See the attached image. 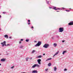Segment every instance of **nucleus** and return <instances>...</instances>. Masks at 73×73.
<instances>
[{
  "instance_id": "f257e3e1",
  "label": "nucleus",
  "mask_w": 73,
  "mask_h": 73,
  "mask_svg": "<svg viewBox=\"0 0 73 73\" xmlns=\"http://www.w3.org/2000/svg\"><path fill=\"white\" fill-rule=\"evenodd\" d=\"M41 45V42L39 41L38 43L35 45V46H40Z\"/></svg>"
},
{
  "instance_id": "f03ea898",
  "label": "nucleus",
  "mask_w": 73,
  "mask_h": 73,
  "mask_svg": "<svg viewBox=\"0 0 73 73\" xmlns=\"http://www.w3.org/2000/svg\"><path fill=\"white\" fill-rule=\"evenodd\" d=\"M52 9H54V10H58V9L59 10H62V9L60 8H59L57 7H55L54 6L52 7Z\"/></svg>"
},
{
  "instance_id": "7ed1b4c3",
  "label": "nucleus",
  "mask_w": 73,
  "mask_h": 73,
  "mask_svg": "<svg viewBox=\"0 0 73 73\" xmlns=\"http://www.w3.org/2000/svg\"><path fill=\"white\" fill-rule=\"evenodd\" d=\"M49 46V45L47 44H45L43 46V48H48V47Z\"/></svg>"
},
{
  "instance_id": "20e7f679",
  "label": "nucleus",
  "mask_w": 73,
  "mask_h": 73,
  "mask_svg": "<svg viewBox=\"0 0 73 73\" xmlns=\"http://www.w3.org/2000/svg\"><path fill=\"white\" fill-rule=\"evenodd\" d=\"M64 31V28L63 27H60L59 29V32H62Z\"/></svg>"
},
{
  "instance_id": "39448f33",
  "label": "nucleus",
  "mask_w": 73,
  "mask_h": 73,
  "mask_svg": "<svg viewBox=\"0 0 73 73\" xmlns=\"http://www.w3.org/2000/svg\"><path fill=\"white\" fill-rule=\"evenodd\" d=\"M1 44H2V46H4L5 45V46H7V45H6V41H4L3 42H2L1 43Z\"/></svg>"
},
{
  "instance_id": "423d86ee",
  "label": "nucleus",
  "mask_w": 73,
  "mask_h": 73,
  "mask_svg": "<svg viewBox=\"0 0 73 73\" xmlns=\"http://www.w3.org/2000/svg\"><path fill=\"white\" fill-rule=\"evenodd\" d=\"M37 61H38V64H39V65H41V60L40 59H38L37 60Z\"/></svg>"
},
{
  "instance_id": "0eeeda50",
  "label": "nucleus",
  "mask_w": 73,
  "mask_h": 73,
  "mask_svg": "<svg viewBox=\"0 0 73 73\" xmlns=\"http://www.w3.org/2000/svg\"><path fill=\"white\" fill-rule=\"evenodd\" d=\"M73 25V21H72L68 23V25Z\"/></svg>"
},
{
  "instance_id": "6e6552de",
  "label": "nucleus",
  "mask_w": 73,
  "mask_h": 73,
  "mask_svg": "<svg viewBox=\"0 0 73 73\" xmlns=\"http://www.w3.org/2000/svg\"><path fill=\"white\" fill-rule=\"evenodd\" d=\"M32 73H38V72L36 70H34L32 71Z\"/></svg>"
},
{
  "instance_id": "1a4fd4ad",
  "label": "nucleus",
  "mask_w": 73,
  "mask_h": 73,
  "mask_svg": "<svg viewBox=\"0 0 73 73\" xmlns=\"http://www.w3.org/2000/svg\"><path fill=\"white\" fill-rule=\"evenodd\" d=\"M58 53H59V51H58L55 54H54L53 55V57H54L55 56L57 55L58 54Z\"/></svg>"
},
{
  "instance_id": "9d476101",
  "label": "nucleus",
  "mask_w": 73,
  "mask_h": 73,
  "mask_svg": "<svg viewBox=\"0 0 73 73\" xmlns=\"http://www.w3.org/2000/svg\"><path fill=\"white\" fill-rule=\"evenodd\" d=\"M46 3L47 4L49 5V4H50V3H49V2H50V1H47V0H46Z\"/></svg>"
},
{
  "instance_id": "9b49d317",
  "label": "nucleus",
  "mask_w": 73,
  "mask_h": 73,
  "mask_svg": "<svg viewBox=\"0 0 73 73\" xmlns=\"http://www.w3.org/2000/svg\"><path fill=\"white\" fill-rule=\"evenodd\" d=\"M36 66V64H35L34 65H33L32 67V68H35Z\"/></svg>"
},
{
  "instance_id": "f8f14e48",
  "label": "nucleus",
  "mask_w": 73,
  "mask_h": 73,
  "mask_svg": "<svg viewBox=\"0 0 73 73\" xmlns=\"http://www.w3.org/2000/svg\"><path fill=\"white\" fill-rule=\"evenodd\" d=\"M1 61H5V59L4 58L2 59L1 60Z\"/></svg>"
},
{
  "instance_id": "ddd939ff",
  "label": "nucleus",
  "mask_w": 73,
  "mask_h": 73,
  "mask_svg": "<svg viewBox=\"0 0 73 73\" xmlns=\"http://www.w3.org/2000/svg\"><path fill=\"white\" fill-rule=\"evenodd\" d=\"M4 36L5 37V38H8V36L7 35H5Z\"/></svg>"
},
{
  "instance_id": "4468645a",
  "label": "nucleus",
  "mask_w": 73,
  "mask_h": 73,
  "mask_svg": "<svg viewBox=\"0 0 73 73\" xmlns=\"http://www.w3.org/2000/svg\"><path fill=\"white\" fill-rule=\"evenodd\" d=\"M52 60V58H50L47 59L46 61H48V60Z\"/></svg>"
},
{
  "instance_id": "2eb2a0df",
  "label": "nucleus",
  "mask_w": 73,
  "mask_h": 73,
  "mask_svg": "<svg viewBox=\"0 0 73 73\" xmlns=\"http://www.w3.org/2000/svg\"><path fill=\"white\" fill-rule=\"evenodd\" d=\"M42 57V55H40L39 56H38L37 57L38 58H41V57Z\"/></svg>"
},
{
  "instance_id": "dca6fc26",
  "label": "nucleus",
  "mask_w": 73,
  "mask_h": 73,
  "mask_svg": "<svg viewBox=\"0 0 73 73\" xmlns=\"http://www.w3.org/2000/svg\"><path fill=\"white\" fill-rule=\"evenodd\" d=\"M57 45V44H56V43H54L53 44V45H54V47H56V46Z\"/></svg>"
},
{
  "instance_id": "f3484780",
  "label": "nucleus",
  "mask_w": 73,
  "mask_h": 73,
  "mask_svg": "<svg viewBox=\"0 0 73 73\" xmlns=\"http://www.w3.org/2000/svg\"><path fill=\"white\" fill-rule=\"evenodd\" d=\"M66 52V51H64L62 52L63 54H64Z\"/></svg>"
},
{
  "instance_id": "a211bd4d",
  "label": "nucleus",
  "mask_w": 73,
  "mask_h": 73,
  "mask_svg": "<svg viewBox=\"0 0 73 73\" xmlns=\"http://www.w3.org/2000/svg\"><path fill=\"white\" fill-rule=\"evenodd\" d=\"M54 71H56V70H57V68H56V67H54Z\"/></svg>"
},
{
  "instance_id": "6ab92c4d",
  "label": "nucleus",
  "mask_w": 73,
  "mask_h": 73,
  "mask_svg": "<svg viewBox=\"0 0 73 73\" xmlns=\"http://www.w3.org/2000/svg\"><path fill=\"white\" fill-rule=\"evenodd\" d=\"M51 63H50L48 64V66H51Z\"/></svg>"
},
{
  "instance_id": "aec40b11",
  "label": "nucleus",
  "mask_w": 73,
  "mask_h": 73,
  "mask_svg": "<svg viewBox=\"0 0 73 73\" xmlns=\"http://www.w3.org/2000/svg\"><path fill=\"white\" fill-rule=\"evenodd\" d=\"M35 65H36V66H37V67H38V68H39V67H40V66L38 64H36Z\"/></svg>"
},
{
  "instance_id": "412c9836",
  "label": "nucleus",
  "mask_w": 73,
  "mask_h": 73,
  "mask_svg": "<svg viewBox=\"0 0 73 73\" xmlns=\"http://www.w3.org/2000/svg\"><path fill=\"white\" fill-rule=\"evenodd\" d=\"M36 52V51H35V50H33L32 51L31 53H33L34 52Z\"/></svg>"
},
{
  "instance_id": "4be33fe9",
  "label": "nucleus",
  "mask_w": 73,
  "mask_h": 73,
  "mask_svg": "<svg viewBox=\"0 0 73 73\" xmlns=\"http://www.w3.org/2000/svg\"><path fill=\"white\" fill-rule=\"evenodd\" d=\"M29 39H27L25 41L26 42H29Z\"/></svg>"
},
{
  "instance_id": "5701e85b",
  "label": "nucleus",
  "mask_w": 73,
  "mask_h": 73,
  "mask_svg": "<svg viewBox=\"0 0 73 73\" xmlns=\"http://www.w3.org/2000/svg\"><path fill=\"white\" fill-rule=\"evenodd\" d=\"M65 11H66V12H70V10H66Z\"/></svg>"
},
{
  "instance_id": "b1692460",
  "label": "nucleus",
  "mask_w": 73,
  "mask_h": 73,
  "mask_svg": "<svg viewBox=\"0 0 73 73\" xmlns=\"http://www.w3.org/2000/svg\"><path fill=\"white\" fill-rule=\"evenodd\" d=\"M24 47V46H23L21 45V46L20 48H23Z\"/></svg>"
},
{
  "instance_id": "393cba45",
  "label": "nucleus",
  "mask_w": 73,
  "mask_h": 73,
  "mask_svg": "<svg viewBox=\"0 0 73 73\" xmlns=\"http://www.w3.org/2000/svg\"><path fill=\"white\" fill-rule=\"evenodd\" d=\"M45 71H46V72L47 71H48V69L46 68V69H45Z\"/></svg>"
},
{
  "instance_id": "a878e982",
  "label": "nucleus",
  "mask_w": 73,
  "mask_h": 73,
  "mask_svg": "<svg viewBox=\"0 0 73 73\" xmlns=\"http://www.w3.org/2000/svg\"><path fill=\"white\" fill-rule=\"evenodd\" d=\"M66 70H67V69H66V68H65L64 70V71H66Z\"/></svg>"
},
{
  "instance_id": "bb28decb",
  "label": "nucleus",
  "mask_w": 73,
  "mask_h": 73,
  "mask_svg": "<svg viewBox=\"0 0 73 73\" xmlns=\"http://www.w3.org/2000/svg\"><path fill=\"white\" fill-rule=\"evenodd\" d=\"M28 58H26V61H28Z\"/></svg>"
},
{
  "instance_id": "cd10ccee",
  "label": "nucleus",
  "mask_w": 73,
  "mask_h": 73,
  "mask_svg": "<svg viewBox=\"0 0 73 73\" xmlns=\"http://www.w3.org/2000/svg\"><path fill=\"white\" fill-rule=\"evenodd\" d=\"M27 24H28V25H30V24H31V23H30V22H29Z\"/></svg>"
},
{
  "instance_id": "c85d7f7f",
  "label": "nucleus",
  "mask_w": 73,
  "mask_h": 73,
  "mask_svg": "<svg viewBox=\"0 0 73 73\" xmlns=\"http://www.w3.org/2000/svg\"><path fill=\"white\" fill-rule=\"evenodd\" d=\"M49 8L50 9H53V7H49Z\"/></svg>"
},
{
  "instance_id": "c756f323",
  "label": "nucleus",
  "mask_w": 73,
  "mask_h": 73,
  "mask_svg": "<svg viewBox=\"0 0 73 73\" xmlns=\"http://www.w3.org/2000/svg\"><path fill=\"white\" fill-rule=\"evenodd\" d=\"M56 37L57 38H58L59 37V36H58V35H56Z\"/></svg>"
},
{
  "instance_id": "7c9ffc66",
  "label": "nucleus",
  "mask_w": 73,
  "mask_h": 73,
  "mask_svg": "<svg viewBox=\"0 0 73 73\" xmlns=\"http://www.w3.org/2000/svg\"><path fill=\"white\" fill-rule=\"evenodd\" d=\"M13 68H14V66H12V67H11V69H13Z\"/></svg>"
},
{
  "instance_id": "2f4dec72",
  "label": "nucleus",
  "mask_w": 73,
  "mask_h": 73,
  "mask_svg": "<svg viewBox=\"0 0 73 73\" xmlns=\"http://www.w3.org/2000/svg\"><path fill=\"white\" fill-rule=\"evenodd\" d=\"M3 14H5V13H6V12H3Z\"/></svg>"
},
{
  "instance_id": "473e14b6",
  "label": "nucleus",
  "mask_w": 73,
  "mask_h": 73,
  "mask_svg": "<svg viewBox=\"0 0 73 73\" xmlns=\"http://www.w3.org/2000/svg\"><path fill=\"white\" fill-rule=\"evenodd\" d=\"M31 28V29H33V27L32 26Z\"/></svg>"
},
{
  "instance_id": "72a5a7b5",
  "label": "nucleus",
  "mask_w": 73,
  "mask_h": 73,
  "mask_svg": "<svg viewBox=\"0 0 73 73\" xmlns=\"http://www.w3.org/2000/svg\"><path fill=\"white\" fill-rule=\"evenodd\" d=\"M23 39H21V41H23Z\"/></svg>"
},
{
  "instance_id": "f704fd0d",
  "label": "nucleus",
  "mask_w": 73,
  "mask_h": 73,
  "mask_svg": "<svg viewBox=\"0 0 73 73\" xmlns=\"http://www.w3.org/2000/svg\"><path fill=\"white\" fill-rule=\"evenodd\" d=\"M65 42V40H62V42Z\"/></svg>"
},
{
  "instance_id": "c9c22d12",
  "label": "nucleus",
  "mask_w": 73,
  "mask_h": 73,
  "mask_svg": "<svg viewBox=\"0 0 73 73\" xmlns=\"http://www.w3.org/2000/svg\"><path fill=\"white\" fill-rule=\"evenodd\" d=\"M30 21H30V20H28V22H30Z\"/></svg>"
},
{
  "instance_id": "e433bc0d",
  "label": "nucleus",
  "mask_w": 73,
  "mask_h": 73,
  "mask_svg": "<svg viewBox=\"0 0 73 73\" xmlns=\"http://www.w3.org/2000/svg\"><path fill=\"white\" fill-rule=\"evenodd\" d=\"M8 45H10V44H7V46H8Z\"/></svg>"
},
{
  "instance_id": "4c0bfd02",
  "label": "nucleus",
  "mask_w": 73,
  "mask_h": 73,
  "mask_svg": "<svg viewBox=\"0 0 73 73\" xmlns=\"http://www.w3.org/2000/svg\"><path fill=\"white\" fill-rule=\"evenodd\" d=\"M9 38H11V39L12 38V37H9Z\"/></svg>"
},
{
  "instance_id": "58836bf2",
  "label": "nucleus",
  "mask_w": 73,
  "mask_h": 73,
  "mask_svg": "<svg viewBox=\"0 0 73 73\" xmlns=\"http://www.w3.org/2000/svg\"><path fill=\"white\" fill-rule=\"evenodd\" d=\"M21 41H20L19 42V44H21Z\"/></svg>"
},
{
  "instance_id": "ea45409f",
  "label": "nucleus",
  "mask_w": 73,
  "mask_h": 73,
  "mask_svg": "<svg viewBox=\"0 0 73 73\" xmlns=\"http://www.w3.org/2000/svg\"><path fill=\"white\" fill-rule=\"evenodd\" d=\"M62 9H65V8H64V7H62Z\"/></svg>"
},
{
  "instance_id": "a19ab883",
  "label": "nucleus",
  "mask_w": 73,
  "mask_h": 73,
  "mask_svg": "<svg viewBox=\"0 0 73 73\" xmlns=\"http://www.w3.org/2000/svg\"><path fill=\"white\" fill-rule=\"evenodd\" d=\"M30 60H31V59H32V58H30Z\"/></svg>"
},
{
  "instance_id": "79ce46f5",
  "label": "nucleus",
  "mask_w": 73,
  "mask_h": 73,
  "mask_svg": "<svg viewBox=\"0 0 73 73\" xmlns=\"http://www.w3.org/2000/svg\"><path fill=\"white\" fill-rule=\"evenodd\" d=\"M43 56H45V54H43Z\"/></svg>"
},
{
  "instance_id": "37998d69",
  "label": "nucleus",
  "mask_w": 73,
  "mask_h": 73,
  "mask_svg": "<svg viewBox=\"0 0 73 73\" xmlns=\"http://www.w3.org/2000/svg\"><path fill=\"white\" fill-rule=\"evenodd\" d=\"M52 39H54V38L52 37Z\"/></svg>"
},
{
  "instance_id": "c03bdc74",
  "label": "nucleus",
  "mask_w": 73,
  "mask_h": 73,
  "mask_svg": "<svg viewBox=\"0 0 73 73\" xmlns=\"http://www.w3.org/2000/svg\"><path fill=\"white\" fill-rule=\"evenodd\" d=\"M8 54H9V53H8L7 54V55H8Z\"/></svg>"
},
{
  "instance_id": "a18cd8bd",
  "label": "nucleus",
  "mask_w": 73,
  "mask_h": 73,
  "mask_svg": "<svg viewBox=\"0 0 73 73\" xmlns=\"http://www.w3.org/2000/svg\"><path fill=\"white\" fill-rule=\"evenodd\" d=\"M1 15H0V18H1Z\"/></svg>"
},
{
  "instance_id": "49530a36",
  "label": "nucleus",
  "mask_w": 73,
  "mask_h": 73,
  "mask_svg": "<svg viewBox=\"0 0 73 73\" xmlns=\"http://www.w3.org/2000/svg\"><path fill=\"white\" fill-rule=\"evenodd\" d=\"M56 12H59V11H56Z\"/></svg>"
},
{
  "instance_id": "de8ad7c7",
  "label": "nucleus",
  "mask_w": 73,
  "mask_h": 73,
  "mask_svg": "<svg viewBox=\"0 0 73 73\" xmlns=\"http://www.w3.org/2000/svg\"><path fill=\"white\" fill-rule=\"evenodd\" d=\"M1 64L0 63V66H1Z\"/></svg>"
},
{
  "instance_id": "09e8293b",
  "label": "nucleus",
  "mask_w": 73,
  "mask_h": 73,
  "mask_svg": "<svg viewBox=\"0 0 73 73\" xmlns=\"http://www.w3.org/2000/svg\"><path fill=\"white\" fill-rule=\"evenodd\" d=\"M72 9L70 8V9Z\"/></svg>"
},
{
  "instance_id": "8fccbe9b",
  "label": "nucleus",
  "mask_w": 73,
  "mask_h": 73,
  "mask_svg": "<svg viewBox=\"0 0 73 73\" xmlns=\"http://www.w3.org/2000/svg\"><path fill=\"white\" fill-rule=\"evenodd\" d=\"M2 71L1 70H0V72H1Z\"/></svg>"
},
{
  "instance_id": "3c124183",
  "label": "nucleus",
  "mask_w": 73,
  "mask_h": 73,
  "mask_svg": "<svg viewBox=\"0 0 73 73\" xmlns=\"http://www.w3.org/2000/svg\"><path fill=\"white\" fill-rule=\"evenodd\" d=\"M1 54H0V55H1Z\"/></svg>"
},
{
  "instance_id": "603ef678",
  "label": "nucleus",
  "mask_w": 73,
  "mask_h": 73,
  "mask_svg": "<svg viewBox=\"0 0 73 73\" xmlns=\"http://www.w3.org/2000/svg\"><path fill=\"white\" fill-rule=\"evenodd\" d=\"M35 42H36V41H35Z\"/></svg>"
},
{
  "instance_id": "864d4df0",
  "label": "nucleus",
  "mask_w": 73,
  "mask_h": 73,
  "mask_svg": "<svg viewBox=\"0 0 73 73\" xmlns=\"http://www.w3.org/2000/svg\"><path fill=\"white\" fill-rule=\"evenodd\" d=\"M35 42H36V41H35Z\"/></svg>"
},
{
  "instance_id": "5fc2aeb1",
  "label": "nucleus",
  "mask_w": 73,
  "mask_h": 73,
  "mask_svg": "<svg viewBox=\"0 0 73 73\" xmlns=\"http://www.w3.org/2000/svg\"><path fill=\"white\" fill-rule=\"evenodd\" d=\"M51 73H52V72Z\"/></svg>"
}]
</instances>
